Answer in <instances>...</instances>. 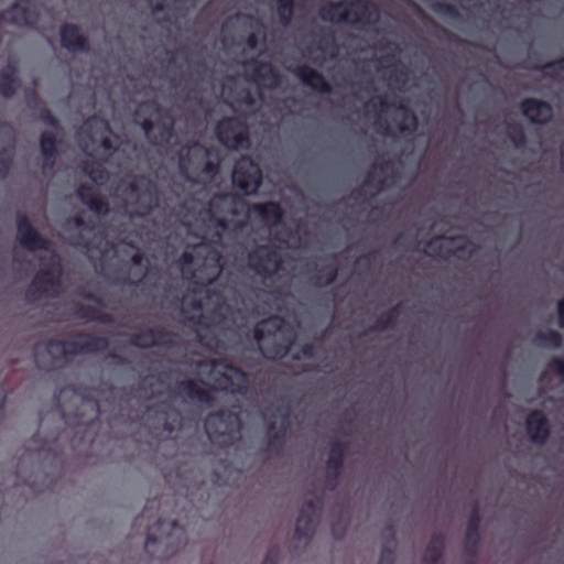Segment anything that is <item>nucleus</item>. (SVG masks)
Wrapping results in <instances>:
<instances>
[{
    "label": "nucleus",
    "mask_w": 564,
    "mask_h": 564,
    "mask_svg": "<svg viewBox=\"0 0 564 564\" xmlns=\"http://www.w3.org/2000/svg\"><path fill=\"white\" fill-rule=\"evenodd\" d=\"M253 337L262 355L269 360L285 358L296 339L294 330L279 315L259 321L253 328Z\"/></svg>",
    "instance_id": "obj_1"
},
{
    "label": "nucleus",
    "mask_w": 564,
    "mask_h": 564,
    "mask_svg": "<svg viewBox=\"0 0 564 564\" xmlns=\"http://www.w3.org/2000/svg\"><path fill=\"white\" fill-rule=\"evenodd\" d=\"M318 14L325 22L362 26L375 25L380 20V9L370 0L329 1L321 7Z\"/></svg>",
    "instance_id": "obj_2"
},
{
    "label": "nucleus",
    "mask_w": 564,
    "mask_h": 564,
    "mask_svg": "<svg viewBox=\"0 0 564 564\" xmlns=\"http://www.w3.org/2000/svg\"><path fill=\"white\" fill-rule=\"evenodd\" d=\"M143 535V553L156 546L160 558L173 556L186 544V531L177 521L158 520Z\"/></svg>",
    "instance_id": "obj_3"
},
{
    "label": "nucleus",
    "mask_w": 564,
    "mask_h": 564,
    "mask_svg": "<svg viewBox=\"0 0 564 564\" xmlns=\"http://www.w3.org/2000/svg\"><path fill=\"white\" fill-rule=\"evenodd\" d=\"M109 346L110 341L105 336L79 332L66 340L50 339L46 343V351L53 359L62 360L67 356L104 352Z\"/></svg>",
    "instance_id": "obj_4"
},
{
    "label": "nucleus",
    "mask_w": 564,
    "mask_h": 564,
    "mask_svg": "<svg viewBox=\"0 0 564 564\" xmlns=\"http://www.w3.org/2000/svg\"><path fill=\"white\" fill-rule=\"evenodd\" d=\"M200 366H210L209 375L216 390L241 397L248 393V373L227 359H210L200 362Z\"/></svg>",
    "instance_id": "obj_5"
},
{
    "label": "nucleus",
    "mask_w": 564,
    "mask_h": 564,
    "mask_svg": "<svg viewBox=\"0 0 564 564\" xmlns=\"http://www.w3.org/2000/svg\"><path fill=\"white\" fill-rule=\"evenodd\" d=\"M204 426L213 444L220 447H229L239 440L242 421L239 413L221 409L209 413Z\"/></svg>",
    "instance_id": "obj_6"
},
{
    "label": "nucleus",
    "mask_w": 564,
    "mask_h": 564,
    "mask_svg": "<svg viewBox=\"0 0 564 564\" xmlns=\"http://www.w3.org/2000/svg\"><path fill=\"white\" fill-rule=\"evenodd\" d=\"M283 264L282 253L273 245H256L247 252L248 269L263 282L276 278L283 270Z\"/></svg>",
    "instance_id": "obj_7"
},
{
    "label": "nucleus",
    "mask_w": 564,
    "mask_h": 564,
    "mask_svg": "<svg viewBox=\"0 0 564 564\" xmlns=\"http://www.w3.org/2000/svg\"><path fill=\"white\" fill-rule=\"evenodd\" d=\"M194 253L187 250L178 259L183 274H191L194 282L202 285L213 284L220 276L225 267L224 258L217 250H212L208 253L202 268L194 270Z\"/></svg>",
    "instance_id": "obj_8"
},
{
    "label": "nucleus",
    "mask_w": 564,
    "mask_h": 564,
    "mask_svg": "<svg viewBox=\"0 0 564 564\" xmlns=\"http://www.w3.org/2000/svg\"><path fill=\"white\" fill-rule=\"evenodd\" d=\"M216 137L229 150L247 149L250 145L246 121L239 117H225L215 127Z\"/></svg>",
    "instance_id": "obj_9"
},
{
    "label": "nucleus",
    "mask_w": 564,
    "mask_h": 564,
    "mask_svg": "<svg viewBox=\"0 0 564 564\" xmlns=\"http://www.w3.org/2000/svg\"><path fill=\"white\" fill-rule=\"evenodd\" d=\"M232 184L246 195H253L262 183V171L259 164L248 155H242L235 163Z\"/></svg>",
    "instance_id": "obj_10"
},
{
    "label": "nucleus",
    "mask_w": 564,
    "mask_h": 564,
    "mask_svg": "<svg viewBox=\"0 0 564 564\" xmlns=\"http://www.w3.org/2000/svg\"><path fill=\"white\" fill-rule=\"evenodd\" d=\"M63 272V265L59 257L53 253L48 267L40 270L28 288V294L34 297L51 295L50 291L57 289L61 284L59 278Z\"/></svg>",
    "instance_id": "obj_11"
},
{
    "label": "nucleus",
    "mask_w": 564,
    "mask_h": 564,
    "mask_svg": "<svg viewBox=\"0 0 564 564\" xmlns=\"http://www.w3.org/2000/svg\"><path fill=\"white\" fill-rule=\"evenodd\" d=\"M426 248L430 249L433 254L447 258L451 256L460 257L467 254L474 256L476 247L463 236H436L431 238L426 242Z\"/></svg>",
    "instance_id": "obj_12"
},
{
    "label": "nucleus",
    "mask_w": 564,
    "mask_h": 564,
    "mask_svg": "<svg viewBox=\"0 0 564 564\" xmlns=\"http://www.w3.org/2000/svg\"><path fill=\"white\" fill-rule=\"evenodd\" d=\"M322 509L323 500L319 498L304 503L295 523L294 536L296 540H311L313 538Z\"/></svg>",
    "instance_id": "obj_13"
},
{
    "label": "nucleus",
    "mask_w": 564,
    "mask_h": 564,
    "mask_svg": "<svg viewBox=\"0 0 564 564\" xmlns=\"http://www.w3.org/2000/svg\"><path fill=\"white\" fill-rule=\"evenodd\" d=\"M153 132V142L158 147L169 148L175 137V118L170 110L160 113L159 120L153 123L143 118V135Z\"/></svg>",
    "instance_id": "obj_14"
},
{
    "label": "nucleus",
    "mask_w": 564,
    "mask_h": 564,
    "mask_svg": "<svg viewBox=\"0 0 564 564\" xmlns=\"http://www.w3.org/2000/svg\"><path fill=\"white\" fill-rule=\"evenodd\" d=\"M18 242L29 251L48 250L51 242L44 238L32 225L28 216L21 214L17 217Z\"/></svg>",
    "instance_id": "obj_15"
},
{
    "label": "nucleus",
    "mask_w": 564,
    "mask_h": 564,
    "mask_svg": "<svg viewBox=\"0 0 564 564\" xmlns=\"http://www.w3.org/2000/svg\"><path fill=\"white\" fill-rule=\"evenodd\" d=\"M208 154L207 149L199 142H194L183 148L178 155V169L183 175H186L193 165V159L199 158L205 160L202 172L206 175H215L218 172V165L206 160Z\"/></svg>",
    "instance_id": "obj_16"
},
{
    "label": "nucleus",
    "mask_w": 564,
    "mask_h": 564,
    "mask_svg": "<svg viewBox=\"0 0 564 564\" xmlns=\"http://www.w3.org/2000/svg\"><path fill=\"white\" fill-rule=\"evenodd\" d=\"M61 45L70 53H89L90 42L80 28L74 23H64L59 28Z\"/></svg>",
    "instance_id": "obj_17"
},
{
    "label": "nucleus",
    "mask_w": 564,
    "mask_h": 564,
    "mask_svg": "<svg viewBox=\"0 0 564 564\" xmlns=\"http://www.w3.org/2000/svg\"><path fill=\"white\" fill-rule=\"evenodd\" d=\"M240 197L231 192L215 193L205 208L206 215H221L235 217L239 214L238 206L240 205Z\"/></svg>",
    "instance_id": "obj_18"
},
{
    "label": "nucleus",
    "mask_w": 564,
    "mask_h": 564,
    "mask_svg": "<svg viewBox=\"0 0 564 564\" xmlns=\"http://www.w3.org/2000/svg\"><path fill=\"white\" fill-rule=\"evenodd\" d=\"M15 137L10 123L0 121V177L6 178L13 165Z\"/></svg>",
    "instance_id": "obj_19"
},
{
    "label": "nucleus",
    "mask_w": 564,
    "mask_h": 564,
    "mask_svg": "<svg viewBox=\"0 0 564 564\" xmlns=\"http://www.w3.org/2000/svg\"><path fill=\"white\" fill-rule=\"evenodd\" d=\"M522 115L534 124H547L553 118L552 105L545 100L529 97L520 102Z\"/></svg>",
    "instance_id": "obj_20"
},
{
    "label": "nucleus",
    "mask_w": 564,
    "mask_h": 564,
    "mask_svg": "<svg viewBox=\"0 0 564 564\" xmlns=\"http://www.w3.org/2000/svg\"><path fill=\"white\" fill-rule=\"evenodd\" d=\"M525 427L530 440L543 445L550 437L551 429L545 414L541 410H532L525 419Z\"/></svg>",
    "instance_id": "obj_21"
},
{
    "label": "nucleus",
    "mask_w": 564,
    "mask_h": 564,
    "mask_svg": "<svg viewBox=\"0 0 564 564\" xmlns=\"http://www.w3.org/2000/svg\"><path fill=\"white\" fill-rule=\"evenodd\" d=\"M76 196L85 206L99 216H107L110 213L107 198L91 185L80 184L76 189Z\"/></svg>",
    "instance_id": "obj_22"
},
{
    "label": "nucleus",
    "mask_w": 564,
    "mask_h": 564,
    "mask_svg": "<svg viewBox=\"0 0 564 564\" xmlns=\"http://www.w3.org/2000/svg\"><path fill=\"white\" fill-rule=\"evenodd\" d=\"M278 413L282 417V424L279 429H276V422L271 420L267 423V447L268 451H278L280 452L283 447L284 437L288 431V421L291 413L290 405L279 406Z\"/></svg>",
    "instance_id": "obj_23"
},
{
    "label": "nucleus",
    "mask_w": 564,
    "mask_h": 564,
    "mask_svg": "<svg viewBox=\"0 0 564 564\" xmlns=\"http://www.w3.org/2000/svg\"><path fill=\"white\" fill-rule=\"evenodd\" d=\"M249 212L256 215L269 228L281 225L284 218L282 206L273 200L253 203L250 205Z\"/></svg>",
    "instance_id": "obj_24"
},
{
    "label": "nucleus",
    "mask_w": 564,
    "mask_h": 564,
    "mask_svg": "<svg viewBox=\"0 0 564 564\" xmlns=\"http://www.w3.org/2000/svg\"><path fill=\"white\" fill-rule=\"evenodd\" d=\"M173 392L181 398L189 401H197L207 405H210L214 402L212 392L204 389L197 381L192 379L177 381L174 384Z\"/></svg>",
    "instance_id": "obj_25"
},
{
    "label": "nucleus",
    "mask_w": 564,
    "mask_h": 564,
    "mask_svg": "<svg viewBox=\"0 0 564 564\" xmlns=\"http://www.w3.org/2000/svg\"><path fill=\"white\" fill-rule=\"evenodd\" d=\"M131 263L135 267L141 265V248H134L133 253L130 257L129 261H122L116 270H111L108 263H102L101 269L104 271V275L118 284H126L130 282V269Z\"/></svg>",
    "instance_id": "obj_26"
},
{
    "label": "nucleus",
    "mask_w": 564,
    "mask_h": 564,
    "mask_svg": "<svg viewBox=\"0 0 564 564\" xmlns=\"http://www.w3.org/2000/svg\"><path fill=\"white\" fill-rule=\"evenodd\" d=\"M178 335L163 326L153 328L143 327V348L148 346L145 340H150L152 346L172 349L178 346Z\"/></svg>",
    "instance_id": "obj_27"
},
{
    "label": "nucleus",
    "mask_w": 564,
    "mask_h": 564,
    "mask_svg": "<svg viewBox=\"0 0 564 564\" xmlns=\"http://www.w3.org/2000/svg\"><path fill=\"white\" fill-rule=\"evenodd\" d=\"M480 512L479 507L476 505L468 518L466 532H465V553L475 556L480 545Z\"/></svg>",
    "instance_id": "obj_28"
},
{
    "label": "nucleus",
    "mask_w": 564,
    "mask_h": 564,
    "mask_svg": "<svg viewBox=\"0 0 564 564\" xmlns=\"http://www.w3.org/2000/svg\"><path fill=\"white\" fill-rule=\"evenodd\" d=\"M294 74L303 85L315 91L323 94H329L332 91V86L323 74L308 65H301L296 67Z\"/></svg>",
    "instance_id": "obj_29"
},
{
    "label": "nucleus",
    "mask_w": 564,
    "mask_h": 564,
    "mask_svg": "<svg viewBox=\"0 0 564 564\" xmlns=\"http://www.w3.org/2000/svg\"><path fill=\"white\" fill-rule=\"evenodd\" d=\"M19 69L15 62H9L0 70V95L12 98L20 88Z\"/></svg>",
    "instance_id": "obj_30"
},
{
    "label": "nucleus",
    "mask_w": 564,
    "mask_h": 564,
    "mask_svg": "<svg viewBox=\"0 0 564 564\" xmlns=\"http://www.w3.org/2000/svg\"><path fill=\"white\" fill-rule=\"evenodd\" d=\"M248 65L252 66V77L257 83L267 87H275L278 85L280 76L272 64L251 58Z\"/></svg>",
    "instance_id": "obj_31"
},
{
    "label": "nucleus",
    "mask_w": 564,
    "mask_h": 564,
    "mask_svg": "<svg viewBox=\"0 0 564 564\" xmlns=\"http://www.w3.org/2000/svg\"><path fill=\"white\" fill-rule=\"evenodd\" d=\"M307 274H310V282L313 285L328 286L335 282L338 275V267L336 263H328L323 267L307 264Z\"/></svg>",
    "instance_id": "obj_32"
},
{
    "label": "nucleus",
    "mask_w": 564,
    "mask_h": 564,
    "mask_svg": "<svg viewBox=\"0 0 564 564\" xmlns=\"http://www.w3.org/2000/svg\"><path fill=\"white\" fill-rule=\"evenodd\" d=\"M35 20V13L20 2H14L4 10V21L11 25L30 26Z\"/></svg>",
    "instance_id": "obj_33"
},
{
    "label": "nucleus",
    "mask_w": 564,
    "mask_h": 564,
    "mask_svg": "<svg viewBox=\"0 0 564 564\" xmlns=\"http://www.w3.org/2000/svg\"><path fill=\"white\" fill-rule=\"evenodd\" d=\"M73 312L77 318L85 319L87 322H97L106 325H110L115 322L111 314L102 312L100 308L88 304L76 303Z\"/></svg>",
    "instance_id": "obj_34"
},
{
    "label": "nucleus",
    "mask_w": 564,
    "mask_h": 564,
    "mask_svg": "<svg viewBox=\"0 0 564 564\" xmlns=\"http://www.w3.org/2000/svg\"><path fill=\"white\" fill-rule=\"evenodd\" d=\"M347 451L348 444L346 442L333 443L326 460V471L341 474Z\"/></svg>",
    "instance_id": "obj_35"
},
{
    "label": "nucleus",
    "mask_w": 564,
    "mask_h": 564,
    "mask_svg": "<svg viewBox=\"0 0 564 564\" xmlns=\"http://www.w3.org/2000/svg\"><path fill=\"white\" fill-rule=\"evenodd\" d=\"M82 408H85L89 411V414L86 416L83 412L78 410L76 413V427L78 430H87L89 429L96 420L100 416V406L96 399H84L82 402Z\"/></svg>",
    "instance_id": "obj_36"
},
{
    "label": "nucleus",
    "mask_w": 564,
    "mask_h": 564,
    "mask_svg": "<svg viewBox=\"0 0 564 564\" xmlns=\"http://www.w3.org/2000/svg\"><path fill=\"white\" fill-rule=\"evenodd\" d=\"M445 547L444 536L435 533L431 536L423 555L424 564H442Z\"/></svg>",
    "instance_id": "obj_37"
},
{
    "label": "nucleus",
    "mask_w": 564,
    "mask_h": 564,
    "mask_svg": "<svg viewBox=\"0 0 564 564\" xmlns=\"http://www.w3.org/2000/svg\"><path fill=\"white\" fill-rule=\"evenodd\" d=\"M402 305L401 303L394 305L387 312L382 313L379 318L369 327L370 333L383 332L387 329H392L398 318L401 314Z\"/></svg>",
    "instance_id": "obj_38"
},
{
    "label": "nucleus",
    "mask_w": 564,
    "mask_h": 564,
    "mask_svg": "<svg viewBox=\"0 0 564 564\" xmlns=\"http://www.w3.org/2000/svg\"><path fill=\"white\" fill-rule=\"evenodd\" d=\"M82 171L95 183L105 184L109 181L108 170L95 160H85L82 162Z\"/></svg>",
    "instance_id": "obj_39"
},
{
    "label": "nucleus",
    "mask_w": 564,
    "mask_h": 564,
    "mask_svg": "<svg viewBox=\"0 0 564 564\" xmlns=\"http://www.w3.org/2000/svg\"><path fill=\"white\" fill-rule=\"evenodd\" d=\"M532 343L538 347L557 349L563 345V337L557 330H539L534 335Z\"/></svg>",
    "instance_id": "obj_40"
},
{
    "label": "nucleus",
    "mask_w": 564,
    "mask_h": 564,
    "mask_svg": "<svg viewBox=\"0 0 564 564\" xmlns=\"http://www.w3.org/2000/svg\"><path fill=\"white\" fill-rule=\"evenodd\" d=\"M58 140L51 131H43L40 135V149L42 156H57L58 155Z\"/></svg>",
    "instance_id": "obj_41"
},
{
    "label": "nucleus",
    "mask_w": 564,
    "mask_h": 564,
    "mask_svg": "<svg viewBox=\"0 0 564 564\" xmlns=\"http://www.w3.org/2000/svg\"><path fill=\"white\" fill-rule=\"evenodd\" d=\"M208 220L215 226L216 231L214 232L213 241L215 243H220L223 240L224 234L229 229L230 227V216H221V215H207Z\"/></svg>",
    "instance_id": "obj_42"
},
{
    "label": "nucleus",
    "mask_w": 564,
    "mask_h": 564,
    "mask_svg": "<svg viewBox=\"0 0 564 564\" xmlns=\"http://www.w3.org/2000/svg\"><path fill=\"white\" fill-rule=\"evenodd\" d=\"M534 69L541 72L544 77L556 78L558 75H564V57L545 63L543 65L534 66Z\"/></svg>",
    "instance_id": "obj_43"
},
{
    "label": "nucleus",
    "mask_w": 564,
    "mask_h": 564,
    "mask_svg": "<svg viewBox=\"0 0 564 564\" xmlns=\"http://www.w3.org/2000/svg\"><path fill=\"white\" fill-rule=\"evenodd\" d=\"M294 7V0H276L278 17L283 25L290 24L293 17Z\"/></svg>",
    "instance_id": "obj_44"
},
{
    "label": "nucleus",
    "mask_w": 564,
    "mask_h": 564,
    "mask_svg": "<svg viewBox=\"0 0 564 564\" xmlns=\"http://www.w3.org/2000/svg\"><path fill=\"white\" fill-rule=\"evenodd\" d=\"M508 138L516 148H523L527 144V135L524 129L519 123H510L508 126Z\"/></svg>",
    "instance_id": "obj_45"
},
{
    "label": "nucleus",
    "mask_w": 564,
    "mask_h": 564,
    "mask_svg": "<svg viewBox=\"0 0 564 564\" xmlns=\"http://www.w3.org/2000/svg\"><path fill=\"white\" fill-rule=\"evenodd\" d=\"M433 10L443 17H448L452 19H458L459 12L454 4L447 2H436L432 6Z\"/></svg>",
    "instance_id": "obj_46"
},
{
    "label": "nucleus",
    "mask_w": 564,
    "mask_h": 564,
    "mask_svg": "<svg viewBox=\"0 0 564 564\" xmlns=\"http://www.w3.org/2000/svg\"><path fill=\"white\" fill-rule=\"evenodd\" d=\"M397 109H400V110H403L404 111V119L408 120L410 119L411 121V127L409 128L405 123H401L399 126V130L401 132H413L416 127H417V118L416 116L404 105V104H399L398 106H395Z\"/></svg>",
    "instance_id": "obj_47"
},
{
    "label": "nucleus",
    "mask_w": 564,
    "mask_h": 564,
    "mask_svg": "<svg viewBox=\"0 0 564 564\" xmlns=\"http://www.w3.org/2000/svg\"><path fill=\"white\" fill-rule=\"evenodd\" d=\"M39 119L46 126H50L54 129L61 128L59 120L53 115V112L47 107H43L40 109Z\"/></svg>",
    "instance_id": "obj_48"
},
{
    "label": "nucleus",
    "mask_w": 564,
    "mask_h": 564,
    "mask_svg": "<svg viewBox=\"0 0 564 564\" xmlns=\"http://www.w3.org/2000/svg\"><path fill=\"white\" fill-rule=\"evenodd\" d=\"M316 349L315 345L312 343H305L301 346L300 351L292 355V359L294 361H299L303 358L312 359L315 357Z\"/></svg>",
    "instance_id": "obj_49"
},
{
    "label": "nucleus",
    "mask_w": 564,
    "mask_h": 564,
    "mask_svg": "<svg viewBox=\"0 0 564 564\" xmlns=\"http://www.w3.org/2000/svg\"><path fill=\"white\" fill-rule=\"evenodd\" d=\"M395 561V553L394 550L389 547L388 544H384L378 564H394Z\"/></svg>",
    "instance_id": "obj_50"
},
{
    "label": "nucleus",
    "mask_w": 564,
    "mask_h": 564,
    "mask_svg": "<svg viewBox=\"0 0 564 564\" xmlns=\"http://www.w3.org/2000/svg\"><path fill=\"white\" fill-rule=\"evenodd\" d=\"M182 426V417L178 412H174L171 419L164 422V430L172 433Z\"/></svg>",
    "instance_id": "obj_51"
},
{
    "label": "nucleus",
    "mask_w": 564,
    "mask_h": 564,
    "mask_svg": "<svg viewBox=\"0 0 564 564\" xmlns=\"http://www.w3.org/2000/svg\"><path fill=\"white\" fill-rule=\"evenodd\" d=\"M340 475L341 474L326 471L325 485L328 490L333 491L337 488Z\"/></svg>",
    "instance_id": "obj_52"
},
{
    "label": "nucleus",
    "mask_w": 564,
    "mask_h": 564,
    "mask_svg": "<svg viewBox=\"0 0 564 564\" xmlns=\"http://www.w3.org/2000/svg\"><path fill=\"white\" fill-rule=\"evenodd\" d=\"M550 367L560 376L564 377V357H554L550 362Z\"/></svg>",
    "instance_id": "obj_53"
},
{
    "label": "nucleus",
    "mask_w": 564,
    "mask_h": 564,
    "mask_svg": "<svg viewBox=\"0 0 564 564\" xmlns=\"http://www.w3.org/2000/svg\"><path fill=\"white\" fill-rule=\"evenodd\" d=\"M373 170L379 171L380 173H384L387 171H392L394 167V162L392 160H384L380 162H375L372 165Z\"/></svg>",
    "instance_id": "obj_54"
},
{
    "label": "nucleus",
    "mask_w": 564,
    "mask_h": 564,
    "mask_svg": "<svg viewBox=\"0 0 564 564\" xmlns=\"http://www.w3.org/2000/svg\"><path fill=\"white\" fill-rule=\"evenodd\" d=\"M367 106L372 110V111H377L378 109V106L381 107V108H388L389 107V104L387 102V99L386 97L383 96H378L376 97L375 99H371Z\"/></svg>",
    "instance_id": "obj_55"
},
{
    "label": "nucleus",
    "mask_w": 564,
    "mask_h": 564,
    "mask_svg": "<svg viewBox=\"0 0 564 564\" xmlns=\"http://www.w3.org/2000/svg\"><path fill=\"white\" fill-rule=\"evenodd\" d=\"M279 560V550L278 549H270L262 562V564H278Z\"/></svg>",
    "instance_id": "obj_56"
},
{
    "label": "nucleus",
    "mask_w": 564,
    "mask_h": 564,
    "mask_svg": "<svg viewBox=\"0 0 564 564\" xmlns=\"http://www.w3.org/2000/svg\"><path fill=\"white\" fill-rule=\"evenodd\" d=\"M69 223H70L74 227H76V228H85V229H86V228H90V227L87 225V223H86V220H85L84 216H83V215H80V214H77V215L73 216V217L69 219Z\"/></svg>",
    "instance_id": "obj_57"
},
{
    "label": "nucleus",
    "mask_w": 564,
    "mask_h": 564,
    "mask_svg": "<svg viewBox=\"0 0 564 564\" xmlns=\"http://www.w3.org/2000/svg\"><path fill=\"white\" fill-rule=\"evenodd\" d=\"M231 19H236V20H247L250 22V25L253 26V24L256 25H260V22L251 14H246V13H236L235 15L231 17Z\"/></svg>",
    "instance_id": "obj_58"
},
{
    "label": "nucleus",
    "mask_w": 564,
    "mask_h": 564,
    "mask_svg": "<svg viewBox=\"0 0 564 564\" xmlns=\"http://www.w3.org/2000/svg\"><path fill=\"white\" fill-rule=\"evenodd\" d=\"M258 44H259V36H258V33L256 32H251L250 34H248L247 39H246V45L251 48V50H254L258 47Z\"/></svg>",
    "instance_id": "obj_59"
},
{
    "label": "nucleus",
    "mask_w": 564,
    "mask_h": 564,
    "mask_svg": "<svg viewBox=\"0 0 564 564\" xmlns=\"http://www.w3.org/2000/svg\"><path fill=\"white\" fill-rule=\"evenodd\" d=\"M558 326L564 329V297L557 302Z\"/></svg>",
    "instance_id": "obj_60"
},
{
    "label": "nucleus",
    "mask_w": 564,
    "mask_h": 564,
    "mask_svg": "<svg viewBox=\"0 0 564 564\" xmlns=\"http://www.w3.org/2000/svg\"><path fill=\"white\" fill-rule=\"evenodd\" d=\"M57 156H43V170L52 171L55 167Z\"/></svg>",
    "instance_id": "obj_61"
},
{
    "label": "nucleus",
    "mask_w": 564,
    "mask_h": 564,
    "mask_svg": "<svg viewBox=\"0 0 564 564\" xmlns=\"http://www.w3.org/2000/svg\"><path fill=\"white\" fill-rule=\"evenodd\" d=\"M130 189L134 194L137 199H139L141 197V188L139 186L138 177H134V180L130 183Z\"/></svg>",
    "instance_id": "obj_62"
},
{
    "label": "nucleus",
    "mask_w": 564,
    "mask_h": 564,
    "mask_svg": "<svg viewBox=\"0 0 564 564\" xmlns=\"http://www.w3.org/2000/svg\"><path fill=\"white\" fill-rule=\"evenodd\" d=\"M178 53H183V50L169 51L167 52V55H169L167 65L169 66H174L175 65V63H176V54H178Z\"/></svg>",
    "instance_id": "obj_63"
},
{
    "label": "nucleus",
    "mask_w": 564,
    "mask_h": 564,
    "mask_svg": "<svg viewBox=\"0 0 564 564\" xmlns=\"http://www.w3.org/2000/svg\"><path fill=\"white\" fill-rule=\"evenodd\" d=\"M131 344L134 347L141 348V332L135 330L131 337Z\"/></svg>",
    "instance_id": "obj_64"
}]
</instances>
